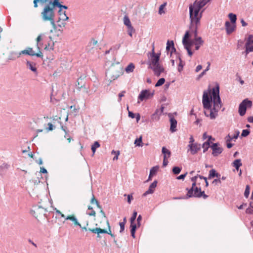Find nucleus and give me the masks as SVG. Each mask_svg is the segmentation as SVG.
<instances>
[{"label":"nucleus","instance_id":"f257e3e1","mask_svg":"<svg viewBox=\"0 0 253 253\" xmlns=\"http://www.w3.org/2000/svg\"><path fill=\"white\" fill-rule=\"evenodd\" d=\"M219 87L212 88L211 95V91H204L203 95V104L205 109L204 113L207 117L211 119H215L217 112L221 107V100L219 95Z\"/></svg>","mask_w":253,"mask_h":253},{"label":"nucleus","instance_id":"f03ea898","mask_svg":"<svg viewBox=\"0 0 253 253\" xmlns=\"http://www.w3.org/2000/svg\"><path fill=\"white\" fill-rule=\"evenodd\" d=\"M198 177L201 180H204L206 183V186H208L209 183L207 181V178L198 174L196 176L192 177L191 178V180L192 181V187L190 189H186L187 190V193L186 194L187 198L193 197L198 198L203 197V198L205 199L208 197V196L205 194L204 191H201V187H198L197 185L198 184L197 183V179Z\"/></svg>","mask_w":253,"mask_h":253},{"label":"nucleus","instance_id":"7ed1b4c3","mask_svg":"<svg viewBox=\"0 0 253 253\" xmlns=\"http://www.w3.org/2000/svg\"><path fill=\"white\" fill-rule=\"evenodd\" d=\"M200 9L195 7L193 4L189 6V15L190 19V25L192 28H197L200 26V20L202 17V13L204 10L200 12Z\"/></svg>","mask_w":253,"mask_h":253},{"label":"nucleus","instance_id":"20e7f679","mask_svg":"<svg viewBox=\"0 0 253 253\" xmlns=\"http://www.w3.org/2000/svg\"><path fill=\"white\" fill-rule=\"evenodd\" d=\"M47 2H48V4L45 5L41 13V15L44 21H48L52 25L54 26L55 13L54 8L55 6H53V1L52 0L48 1Z\"/></svg>","mask_w":253,"mask_h":253},{"label":"nucleus","instance_id":"39448f33","mask_svg":"<svg viewBox=\"0 0 253 253\" xmlns=\"http://www.w3.org/2000/svg\"><path fill=\"white\" fill-rule=\"evenodd\" d=\"M123 74V69L120 64L112 65L107 70L106 76L110 82L114 81Z\"/></svg>","mask_w":253,"mask_h":253},{"label":"nucleus","instance_id":"423d86ee","mask_svg":"<svg viewBox=\"0 0 253 253\" xmlns=\"http://www.w3.org/2000/svg\"><path fill=\"white\" fill-rule=\"evenodd\" d=\"M106 224L108 227V231H107L106 229H102L101 228H88V230L91 232L93 233H97L98 235L99 234H102V233H107L109 234L112 238L114 239V242L116 243L117 241L115 240V235L114 234H112L111 233L110 226L109 223L108 221H106Z\"/></svg>","mask_w":253,"mask_h":253},{"label":"nucleus","instance_id":"0eeeda50","mask_svg":"<svg viewBox=\"0 0 253 253\" xmlns=\"http://www.w3.org/2000/svg\"><path fill=\"white\" fill-rule=\"evenodd\" d=\"M21 54H27L30 56H36L39 57L43 56L42 53L39 51L38 53H35L31 47H28L26 49H24L19 53L18 55L15 54V58L19 57Z\"/></svg>","mask_w":253,"mask_h":253},{"label":"nucleus","instance_id":"6e6552de","mask_svg":"<svg viewBox=\"0 0 253 253\" xmlns=\"http://www.w3.org/2000/svg\"><path fill=\"white\" fill-rule=\"evenodd\" d=\"M154 94V90H151L150 89H145L142 90L138 97V100L141 101L144 100H147L152 97Z\"/></svg>","mask_w":253,"mask_h":253},{"label":"nucleus","instance_id":"1a4fd4ad","mask_svg":"<svg viewBox=\"0 0 253 253\" xmlns=\"http://www.w3.org/2000/svg\"><path fill=\"white\" fill-rule=\"evenodd\" d=\"M191 32L193 33L194 35L195 49L198 50L200 47L203 44L204 42L201 37H198V29L191 28Z\"/></svg>","mask_w":253,"mask_h":253},{"label":"nucleus","instance_id":"9d476101","mask_svg":"<svg viewBox=\"0 0 253 253\" xmlns=\"http://www.w3.org/2000/svg\"><path fill=\"white\" fill-rule=\"evenodd\" d=\"M252 102L248 99H245L240 104L239 107V113L241 116H244L246 112L247 107H251Z\"/></svg>","mask_w":253,"mask_h":253},{"label":"nucleus","instance_id":"9b49d317","mask_svg":"<svg viewBox=\"0 0 253 253\" xmlns=\"http://www.w3.org/2000/svg\"><path fill=\"white\" fill-rule=\"evenodd\" d=\"M190 33H192L191 31H186L183 38L182 43L184 47H186V45H188V47L191 48V46L194 44V39L193 40H189V38L190 37Z\"/></svg>","mask_w":253,"mask_h":253},{"label":"nucleus","instance_id":"f8f14e48","mask_svg":"<svg viewBox=\"0 0 253 253\" xmlns=\"http://www.w3.org/2000/svg\"><path fill=\"white\" fill-rule=\"evenodd\" d=\"M245 52L247 55L250 52H253V35L249 36L245 44Z\"/></svg>","mask_w":253,"mask_h":253},{"label":"nucleus","instance_id":"ddd939ff","mask_svg":"<svg viewBox=\"0 0 253 253\" xmlns=\"http://www.w3.org/2000/svg\"><path fill=\"white\" fill-rule=\"evenodd\" d=\"M43 209L40 206H35L33 209L31 210V214L34 216L36 218L41 217L43 214Z\"/></svg>","mask_w":253,"mask_h":253},{"label":"nucleus","instance_id":"4468645a","mask_svg":"<svg viewBox=\"0 0 253 253\" xmlns=\"http://www.w3.org/2000/svg\"><path fill=\"white\" fill-rule=\"evenodd\" d=\"M136 216H137V212L135 211L133 212V215L130 218V222H131L130 227H131V231H130L131 235L133 238H135V232L136 229L137 228L136 225L134 224L133 222L135 220Z\"/></svg>","mask_w":253,"mask_h":253},{"label":"nucleus","instance_id":"2eb2a0df","mask_svg":"<svg viewBox=\"0 0 253 253\" xmlns=\"http://www.w3.org/2000/svg\"><path fill=\"white\" fill-rule=\"evenodd\" d=\"M160 54H156L154 51V48L153 49V53L151 57L150 63L149 64L150 67L159 64V61L160 60Z\"/></svg>","mask_w":253,"mask_h":253},{"label":"nucleus","instance_id":"dca6fc26","mask_svg":"<svg viewBox=\"0 0 253 253\" xmlns=\"http://www.w3.org/2000/svg\"><path fill=\"white\" fill-rule=\"evenodd\" d=\"M211 148L212 150V154L214 156H217L220 154L223 151L222 147H220L217 143H213L211 146Z\"/></svg>","mask_w":253,"mask_h":253},{"label":"nucleus","instance_id":"f3484780","mask_svg":"<svg viewBox=\"0 0 253 253\" xmlns=\"http://www.w3.org/2000/svg\"><path fill=\"white\" fill-rule=\"evenodd\" d=\"M150 67L153 70L154 74L158 77L164 72V68L160 64L150 66Z\"/></svg>","mask_w":253,"mask_h":253},{"label":"nucleus","instance_id":"a211bd4d","mask_svg":"<svg viewBox=\"0 0 253 253\" xmlns=\"http://www.w3.org/2000/svg\"><path fill=\"white\" fill-rule=\"evenodd\" d=\"M188 146L189 150L192 155L196 154L200 149V145L197 143L189 144Z\"/></svg>","mask_w":253,"mask_h":253},{"label":"nucleus","instance_id":"6ab92c4d","mask_svg":"<svg viewBox=\"0 0 253 253\" xmlns=\"http://www.w3.org/2000/svg\"><path fill=\"white\" fill-rule=\"evenodd\" d=\"M236 28L235 24L230 23L229 21L225 22V29L228 35H230L233 32Z\"/></svg>","mask_w":253,"mask_h":253},{"label":"nucleus","instance_id":"aec40b11","mask_svg":"<svg viewBox=\"0 0 253 253\" xmlns=\"http://www.w3.org/2000/svg\"><path fill=\"white\" fill-rule=\"evenodd\" d=\"M157 181L155 180L149 186L148 189L143 194V196H146L148 194H152L155 191L157 186Z\"/></svg>","mask_w":253,"mask_h":253},{"label":"nucleus","instance_id":"412c9836","mask_svg":"<svg viewBox=\"0 0 253 253\" xmlns=\"http://www.w3.org/2000/svg\"><path fill=\"white\" fill-rule=\"evenodd\" d=\"M211 0H200L199 1L196 0L193 3V5L200 10Z\"/></svg>","mask_w":253,"mask_h":253},{"label":"nucleus","instance_id":"4be33fe9","mask_svg":"<svg viewBox=\"0 0 253 253\" xmlns=\"http://www.w3.org/2000/svg\"><path fill=\"white\" fill-rule=\"evenodd\" d=\"M66 220H70L72 222H73L75 225L79 226L80 227H81V225L80 223L78 221L77 219L76 218L75 216L73 214L72 215H69L67 216L66 217H65Z\"/></svg>","mask_w":253,"mask_h":253},{"label":"nucleus","instance_id":"5701e85b","mask_svg":"<svg viewBox=\"0 0 253 253\" xmlns=\"http://www.w3.org/2000/svg\"><path fill=\"white\" fill-rule=\"evenodd\" d=\"M58 13L60 15V17L59 18V21L62 20L63 21L68 20L69 17L66 14V11H62V9H60L58 11Z\"/></svg>","mask_w":253,"mask_h":253},{"label":"nucleus","instance_id":"b1692460","mask_svg":"<svg viewBox=\"0 0 253 253\" xmlns=\"http://www.w3.org/2000/svg\"><path fill=\"white\" fill-rule=\"evenodd\" d=\"M170 130L171 132H174L176 131V127L177 126V121L174 118H171L170 120Z\"/></svg>","mask_w":253,"mask_h":253},{"label":"nucleus","instance_id":"393cba45","mask_svg":"<svg viewBox=\"0 0 253 253\" xmlns=\"http://www.w3.org/2000/svg\"><path fill=\"white\" fill-rule=\"evenodd\" d=\"M27 67L29 69H30L31 71L34 72V73H37V68L36 66V64L34 62H31L30 61L27 62Z\"/></svg>","mask_w":253,"mask_h":253},{"label":"nucleus","instance_id":"a878e982","mask_svg":"<svg viewBox=\"0 0 253 253\" xmlns=\"http://www.w3.org/2000/svg\"><path fill=\"white\" fill-rule=\"evenodd\" d=\"M162 152L164 155V158H165V159H169L171 156L170 151L168 149H167L165 147H163L162 148Z\"/></svg>","mask_w":253,"mask_h":253},{"label":"nucleus","instance_id":"bb28decb","mask_svg":"<svg viewBox=\"0 0 253 253\" xmlns=\"http://www.w3.org/2000/svg\"><path fill=\"white\" fill-rule=\"evenodd\" d=\"M53 6H55V7H58L61 9H62V8L65 9H67L68 8V7L67 6L61 4L59 2V0H53Z\"/></svg>","mask_w":253,"mask_h":253},{"label":"nucleus","instance_id":"cd10ccee","mask_svg":"<svg viewBox=\"0 0 253 253\" xmlns=\"http://www.w3.org/2000/svg\"><path fill=\"white\" fill-rule=\"evenodd\" d=\"M242 165L241 159H236L232 163L233 167H235L237 170Z\"/></svg>","mask_w":253,"mask_h":253},{"label":"nucleus","instance_id":"c85d7f7f","mask_svg":"<svg viewBox=\"0 0 253 253\" xmlns=\"http://www.w3.org/2000/svg\"><path fill=\"white\" fill-rule=\"evenodd\" d=\"M219 176H220V174L219 173L216 172V171L214 169H212L210 171L209 175V179L211 178L214 177H219Z\"/></svg>","mask_w":253,"mask_h":253},{"label":"nucleus","instance_id":"c756f323","mask_svg":"<svg viewBox=\"0 0 253 253\" xmlns=\"http://www.w3.org/2000/svg\"><path fill=\"white\" fill-rule=\"evenodd\" d=\"M134 68H135L134 65L133 63H131L127 66V67L126 68L125 70L126 73H129L132 72L133 71Z\"/></svg>","mask_w":253,"mask_h":253},{"label":"nucleus","instance_id":"7c9ffc66","mask_svg":"<svg viewBox=\"0 0 253 253\" xmlns=\"http://www.w3.org/2000/svg\"><path fill=\"white\" fill-rule=\"evenodd\" d=\"M167 4V3L166 2L160 6L158 12L160 15H162L163 14L165 13V8Z\"/></svg>","mask_w":253,"mask_h":253},{"label":"nucleus","instance_id":"2f4dec72","mask_svg":"<svg viewBox=\"0 0 253 253\" xmlns=\"http://www.w3.org/2000/svg\"><path fill=\"white\" fill-rule=\"evenodd\" d=\"M48 0H34V7L37 8L38 7V2H40L41 4L46 3Z\"/></svg>","mask_w":253,"mask_h":253},{"label":"nucleus","instance_id":"473e14b6","mask_svg":"<svg viewBox=\"0 0 253 253\" xmlns=\"http://www.w3.org/2000/svg\"><path fill=\"white\" fill-rule=\"evenodd\" d=\"M239 135V132H238L236 134H234L233 136H231L230 134H228L226 137V142H230L233 139H237Z\"/></svg>","mask_w":253,"mask_h":253},{"label":"nucleus","instance_id":"72a5a7b5","mask_svg":"<svg viewBox=\"0 0 253 253\" xmlns=\"http://www.w3.org/2000/svg\"><path fill=\"white\" fill-rule=\"evenodd\" d=\"M124 24L127 27V28L131 27L130 21L127 16H125L124 18Z\"/></svg>","mask_w":253,"mask_h":253},{"label":"nucleus","instance_id":"f704fd0d","mask_svg":"<svg viewBox=\"0 0 253 253\" xmlns=\"http://www.w3.org/2000/svg\"><path fill=\"white\" fill-rule=\"evenodd\" d=\"M90 203L92 205L95 204L98 208L101 209V206L99 205L98 201L95 199L93 195H92V197L90 200Z\"/></svg>","mask_w":253,"mask_h":253},{"label":"nucleus","instance_id":"c9c22d12","mask_svg":"<svg viewBox=\"0 0 253 253\" xmlns=\"http://www.w3.org/2000/svg\"><path fill=\"white\" fill-rule=\"evenodd\" d=\"M228 17L231 20V22L235 24L237 20L236 15L233 13H231L229 14Z\"/></svg>","mask_w":253,"mask_h":253},{"label":"nucleus","instance_id":"e433bc0d","mask_svg":"<svg viewBox=\"0 0 253 253\" xmlns=\"http://www.w3.org/2000/svg\"><path fill=\"white\" fill-rule=\"evenodd\" d=\"M142 137L141 136L139 138L135 139L134 144L137 146H143V143L142 141Z\"/></svg>","mask_w":253,"mask_h":253},{"label":"nucleus","instance_id":"4c0bfd02","mask_svg":"<svg viewBox=\"0 0 253 253\" xmlns=\"http://www.w3.org/2000/svg\"><path fill=\"white\" fill-rule=\"evenodd\" d=\"M99 147L100 144L98 142L96 141L94 143V144L91 146V150L93 154H94V153L95 152L96 148Z\"/></svg>","mask_w":253,"mask_h":253},{"label":"nucleus","instance_id":"58836bf2","mask_svg":"<svg viewBox=\"0 0 253 253\" xmlns=\"http://www.w3.org/2000/svg\"><path fill=\"white\" fill-rule=\"evenodd\" d=\"M158 167H153L151 169H150V176H154L155 175L158 170Z\"/></svg>","mask_w":253,"mask_h":253},{"label":"nucleus","instance_id":"ea45409f","mask_svg":"<svg viewBox=\"0 0 253 253\" xmlns=\"http://www.w3.org/2000/svg\"><path fill=\"white\" fill-rule=\"evenodd\" d=\"M165 82V79L164 78L160 79L155 84L156 87L160 86L163 85Z\"/></svg>","mask_w":253,"mask_h":253},{"label":"nucleus","instance_id":"a19ab883","mask_svg":"<svg viewBox=\"0 0 253 253\" xmlns=\"http://www.w3.org/2000/svg\"><path fill=\"white\" fill-rule=\"evenodd\" d=\"M88 210H91L90 212H88L87 214L89 216H95L96 212L95 211L93 210L92 207H91L90 206H88Z\"/></svg>","mask_w":253,"mask_h":253},{"label":"nucleus","instance_id":"79ce46f5","mask_svg":"<svg viewBox=\"0 0 253 253\" xmlns=\"http://www.w3.org/2000/svg\"><path fill=\"white\" fill-rule=\"evenodd\" d=\"M210 145V142L209 141L205 142L203 144V147L204 148V152H205L209 148Z\"/></svg>","mask_w":253,"mask_h":253},{"label":"nucleus","instance_id":"37998d69","mask_svg":"<svg viewBox=\"0 0 253 253\" xmlns=\"http://www.w3.org/2000/svg\"><path fill=\"white\" fill-rule=\"evenodd\" d=\"M171 46H172L173 49H174V43L173 41H171V42H169V41H168L167 43V50H169Z\"/></svg>","mask_w":253,"mask_h":253},{"label":"nucleus","instance_id":"c03bdc74","mask_svg":"<svg viewBox=\"0 0 253 253\" xmlns=\"http://www.w3.org/2000/svg\"><path fill=\"white\" fill-rule=\"evenodd\" d=\"M112 154H115V157L113 158V160L114 161L117 160L118 159V156L120 155V151H115L114 150H113L112 151Z\"/></svg>","mask_w":253,"mask_h":253},{"label":"nucleus","instance_id":"a18cd8bd","mask_svg":"<svg viewBox=\"0 0 253 253\" xmlns=\"http://www.w3.org/2000/svg\"><path fill=\"white\" fill-rule=\"evenodd\" d=\"M181 171V169L178 167H175L172 169L173 173L175 174H179Z\"/></svg>","mask_w":253,"mask_h":253},{"label":"nucleus","instance_id":"49530a36","mask_svg":"<svg viewBox=\"0 0 253 253\" xmlns=\"http://www.w3.org/2000/svg\"><path fill=\"white\" fill-rule=\"evenodd\" d=\"M250 186L249 185H247L246 187V189L244 193V195L246 198H248L249 197V195L250 194Z\"/></svg>","mask_w":253,"mask_h":253},{"label":"nucleus","instance_id":"de8ad7c7","mask_svg":"<svg viewBox=\"0 0 253 253\" xmlns=\"http://www.w3.org/2000/svg\"><path fill=\"white\" fill-rule=\"evenodd\" d=\"M100 209V212L101 213L103 220H104L106 222V221H107V220H106V214H105L104 211H103L101 207V209Z\"/></svg>","mask_w":253,"mask_h":253},{"label":"nucleus","instance_id":"09e8293b","mask_svg":"<svg viewBox=\"0 0 253 253\" xmlns=\"http://www.w3.org/2000/svg\"><path fill=\"white\" fill-rule=\"evenodd\" d=\"M250 133V131L248 129H244L242 131L241 135L244 137L248 136Z\"/></svg>","mask_w":253,"mask_h":253},{"label":"nucleus","instance_id":"8fccbe9b","mask_svg":"<svg viewBox=\"0 0 253 253\" xmlns=\"http://www.w3.org/2000/svg\"><path fill=\"white\" fill-rule=\"evenodd\" d=\"M128 28V34L130 36L132 37V34L134 32V30L132 26L127 28Z\"/></svg>","mask_w":253,"mask_h":253},{"label":"nucleus","instance_id":"3c124183","mask_svg":"<svg viewBox=\"0 0 253 253\" xmlns=\"http://www.w3.org/2000/svg\"><path fill=\"white\" fill-rule=\"evenodd\" d=\"M98 43V42L97 40H95L94 39H91L90 42H89V44L91 45H96Z\"/></svg>","mask_w":253,"mask_h":253},{"label":"nucleus","instance_id":"603ef678","mask_svg":"<svg viewBox=\"0 0 253 253\" xmlns=\"http://www.w3.org/2000/svg\"><path fill=\"white\" fill-rule=\"evenodd\" d=\"M142 220V216L141 215H139L137 219V227H139L140 226V222Z\"/></svg>","mask_w":253,"mask_h":253},{"label":"nucleus","instance_id":"864d4df0","mask_svg":"<svg viewBox=\"0 0 253 253\" xmlns=\"http://www.w3.org/2000/svg\"><path fill=\"white\" fill-rule=\"evenodd\" d=\"M125 222H120V232H122L125 230Z\"/></svg>","mask_w":253,"mask_h":253},{"label":"nucleus","instance_id":"5fc2aeb1","mask_svg":"<svg viewBox=\"0 0 253 253\" xmlns=\"http://www.w3.org/2000/svg\"><path fill=\"white\" fill-rule=\"evenodd\" d=\"M47 126H48V128H46V129L48 131L52 130L53 129V126L51 123H48Z\"/></svg>","mask_w":253,"mask_h":253},{"label":"nucleus","instance_id":"6e6d98bb","mask_svg":"<svg viewBox=\"0 0 253 253\" xmlns=\"http://www.w3.org/2000/svg\"><path fill=\"white\" fill-rule=\"evenodd\" d=\"M188 45H186V47H185V48L187 50L188 55L190 56H191L193 54V52L191 51V48H189Z\"/></svg>","mask_w":253,"mask_h":253},{"label":"nucleus","instance_id":"4d7b16f0","mask_svg":"<svg viewBox=\"0 0 253 253\" xmlns=\"http://www.w3.org/2000/svg\"><path fill=\"white\" fill-rule=\"evenodd\" d=\"M78 89H79L80 90H81V89L83 87H84V84H80V82H79V80H78ZM85 89V88L84 87Z\"/></svg>","mask_w":253,"mask_h":253},{"label":"nucleus","instance_id":"13d9d810","mask_svg":"<svg viewBox=\"0 0 253 253\" xmlns=\"http://www.w3.org/2000/svg\"><path fill=\"white\" fill-rule=\"evenodd\" d=\"M133 199V197L132 195H127V202L128 204L131 203V200Z\"/></svg>","mask_w":253,"mask_h":253},{"label":"nucleus","instance_id":"bf43d9fd","mask_svg":"<svg viewBox=\"0 0 253 253\" xmlns=\"http://www.w3.org/2000/svg\"><path fill=\"white\" fill-rule=\"evenodd\" d=\"M168 158L165 159V158H164L163 163V166L166 167L168 165Z\"/></svg>","mask_w":253,"mask_h":253},{"label":"nucleus","instance_id":"052dcab7","mask_svg":"<svg viewBox=\"0 0 253 253\" xmlns=\"http://www.w3.org/2000/svg\"><path fill=\"white\" fill-rule=\"evenodd\" d=\"M187 173L186 172L185 173H184L183 174H181V175H179V176H178L177 177V179H183L185 177L186 175H187Z\"/></svg>","mask_w":253,"mask_h":253},{"label":"nucleus","instance_id":"680f3d73","mask_svg":"<svg viewBox=\"0 0 253 253\" xmlns=\"http://www.w3.org/2000/svg\"><path fill=\"white\" fill-rule=\"evenodd\" d=\"M126 93L125 91H123L121 93L119 94V97L120 98V101L121 100V98L124 96L125 93Z\"/></svg>","mask_w":253,"mask_h":253},{"label":"nucleus","instance_id":"e2e57ef3","mask_svg":"<svg viewBox=\"0 0 253 253\" xmlns=\"http://www.w3.org/2000/svg\"><path fill=\"white\" fill-rule=\"evenodd\" d=\"M202 68V66L200 65H198L197 66L196 68V72H199Z\"/></svg>","mask_w":253,"mask_h":253},{"label":"nucleus","instance_id":"0e129e2a","mask_svg":"<svg viewBox=\"0 0 253 253\" xmlns=\"http://www.w3.org/2000/svg\"><path fill=\"white\" fill-rule=\"evenodd\" d=\"M128 116L132 119L135 118L134 114L130 111L128 112Z\"/></svg>","mask_w":253,"mask_h":253},{"label":"nucleus","instance_id":"69168bd1","mask_svg":"<svg viewBox=\"0 0 253 253\" xmlns=\"http://www.w3.org/2000/svg\"><path fill=\"white\" fill-rule=\"evenodd\" d=\"M40 171H41V172L43 173H47L46 169H44V168H41Z\"/></svg>","mask_w":253,"mask_h":253},{"label":"nucleus","instance_id":"338daca9","mask_svg":"<svg viewBox=\"0 0 253 253\" xmlns=\"http://www.w3.org/2000/svg\"><path fill=\"white\" fill-rule=\"evenodd\" d=\"M189 139V144H194L193 142L194 141V139L192 135L190 136Z\"/></svg>","mask_w":253,"mask_h":253},{"label":"nucleus","instance_id":"774afa93","mask_svg":"<svg viewBox=\"0 0 253 253\" xmlns=\"http://www.w3.org/2000/svg\"><path fill=\"white\" fill-rule=\"evenodd\" d=\"M248 121L250 123H253V117L251 116L248 118Z\"/></svg>","mask_w":253,"mask_h":253}]
</instances>
